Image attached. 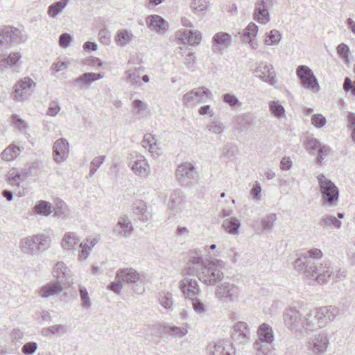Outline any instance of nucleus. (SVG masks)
Segmentation results:
<instances>
[{"label":"nucleus","mask_w":355,"mask_h":355,"mask_svg":"<svg viewBox=\"0 0 355 355\" xmlns=\"http://www.w3.org/2000/svg\"><path fill=\"white\" fill-rule=\"evenodd\" d=\"M336 50L340 58L343 59L346 62H348L349 57V47L345 44L342 43L337 46Z\"/></svg>","instance_id":"obj_59"},{"label":"nucleus","mask_w":355,"mask_h":355,"mask_svg":"<svg viewBox=\"0 0 355 355\" xmlns=\"http://www.w3.org/2000/svg\"><path fill=\"white\" fill-rule=\"evenodd\" d=\"M190 300H191L192 308L197 314L202 315L206 313V306L197 297Z\"/></svg>","instance_id":"obj_53"},{"label":"nucleus","mask_w":355,"mask_h":355,"mask_svg":"<svg viewBox=\"0 0 355 355\" xmlns=\"http://www.w3.org/2000/svg\"><path fill=\"white\" fill-rule=\"evenodd\" d=\"M302 256L304 259L308 258L320 259L323 257V253L320 249L312 248L304 252Z\"/></svg>","instance_id":"obj_61"},{"label":"nucleus","mask_w":355,"mask_h":355,"mask_svg":"<svg viewBox=\"0 0 355 355\" xmlns=\"http://www.w3.org/2000/svg\"><path fill=\"white\" fill-rule=\"evenodd\" d=\"M36 86V82L28 76L20 78L12 87V97L15 101L24 102L30 98Z\"/></svg>","instance_id":"obj_7"},{"label":"nucleus","mask_w":355,"mask_h":355,"mask_svg":"<svg viewBox=\"0 0 355 355\" xmlns=\"http://www.w3.org/2000/svg\"><path fill=\"white\" fill-rule=\"evenodd\" d=\"M333 274V268L327 263L306 266L305 275L307 277L314 278L319 284L327 283Z\"/></svg>","instance_id":"obj_10"},{"label":"nucleus","mask_w":355,"mask_h":355,"mask_svg":"<svg viewBox=\"0 0 355 355\" xmlns=\"http://www.w3.org/2000/svg\"><path fill=\"white\" fill-rule=\"evenodd\" d=\"M212 97L213 94L211 90L205 87H198L184 94L182 102L187 106L198 105L205 102L206 99L212 98Z\"/></svg>","instance_id":"obj_11"},{"label":"nucleus","mask_w":355,"mask_h":355,"mask_svg":"<svg viewBox=\"0 0 355 355\" xmlns=\"http://www.w3.org/2000/svg\"><path fill=\"white\" fill-rule=\"evenodd\" d=\"M79 293L81 301V306L85 309H89L92 306V302L87 290L84 286H80Z\"/></svg>","instance_id":"obj_49"},{"label":"nucleus","mask_w":355,"mask_h":355,"mask_svg":"<svg viewBox=\"0 0 355 355\" xmlns=\"http://www.w3.org/2000/svg\"><path fill=\"white\" fill-rule=\"evenodd\" d=\"M272 3L270 0H257L253 12V19L261 24H266L270 21L269 9Z\"/></svg>","instance_id":"obj_14"},{"label":"nucleus","mask_w":355,"mask_h":355,"mask_svg":"<svg viewBox=\"0 0 355 355\" xmlns=\"http://www.w3.org/2000/svg\"><path fill=\"white\" fill-rule=\"evenodd\" d=\"M133 38L134 35L131 31L122 28L116 32L114 37V42L118 46L124 47L130 44Z\"/></svg>","instance_id":"obj_30"},{"label":"nucleus","mask_w":355,"mask_h":355,"mask_svg":"<svg viewBox=\"0 0 355 355\" xmlns=\"http://www.w3.org/2000/svg\"><path fill=\"white\" fill-rule=\"evenodd\" d=\"M271 344L257 339L253 343V348L257 355H268L271 351Z\"/></svg>","instance_id":"obj_45"},{"label":"nucleus","mask_w":355,"mask_h":355,"mask_svg":"<svg viewBox=\"0 0 355 355\" xmlns=\"http://www.w3.org/2000/svg\"><path fill=\"white\" fill-rule=\"evenodd\" d=\"M296 75L300 80L301 85L313 93L320 90L319 83L313 71L306 65H300L296 69Z\"/></svg>","instance_id":"obj_8"},{"label":"nucleus","mask_w":355,"mask_h":355,"mask_svg":"<svg viewBox=\"0 0 355 355\" xmlns=\"http://www.w3.org/2000/svg\"><path fill=\"white\" fill-rule=\"evenodd\" d=\"M27 36L24 31L10 26H0V51H4L15 44L24 43Z\"/></svg>","instance_id":"obj_4"},{"label":"nucleus","mask_w":355,"mask_h":355,"mask_svg":"<svg viewBox=\"0 0 355 355\" xmlns=\"http://www.w3.org/2000/svg\"><path fill=\"white\" fill-rule=\"evenodd\" d=\"M164 332L173 338H182L188 334L187 327H177L174 325H167L164 327Z\"/></svg>","instance_id":"obj_40"},{"label":"nucleus","mask_w":355,"mask_h":355,"mask_svg":"<svg viewBox=\"0 0 355 355\" xmlns=\"http://www.w3.org/2000/svg\"><path fill=\"white\" fill-rule=\"evenodd\" d=\"M268 108L270 114L279 120L286 119V110L279 101L268 102Z\"/></svg>","instance_id":"obj_37"},{"label":"nucleus","mask_w":355,"mask_h":355,"mask_svg":"<svg viewBox=\"0 0 355 355\" xmlns=\"http://www.w3.org/2000/svg\"><path fill=\"white\" fill-rule=\"evenodd\" d=\"M223 100L225 103L232 108H238L242 105V103L238 97L232 93H226L223 96Z\"/></svg>","instance_id":"obj_47"},{"label":"nucleus","mask_w":355,"mask_h":355,"mask_svg":"<svg viewBox=\"0 0 355 355\" xmlns=\"http://www.w3.org/2000/svg\"><path fill=\"white\" fill-rule=\"evenodd\" d=\"M26 178L25 173L16 168L10 169L8 173V180L12 186H19Z\"/></svg>","instance_id":"obj_41"},{"label":"nucleus","mask_w":355,"mask_h":355,"mask_svg":"<svg viewBox=\"0 0 355 355\" xmlns=\"http://www.w3.org/2000/svg\"><path fill=\"white\" fill-rule=\"evenodd\" d=\"M321 144L318 140L313 137H308L306 141V147L308 150H310L313 153L315 150L320 148Z\"/></svg>","instance_id":"obj_63"},{"label":"nucleus","mask_w":355,"mask_h":355,"mask_svg":"<svg viewBox=\"0 0 355 355\" xmlns=\"http://www.w3.org/2000/svg\"><path fill=\"white\" fill-rule=\"evenodd\" d=\"M209 355H231L230 352L226 349L224 343L218 341L214 344H210L208 347Z\"/></svg>","instance_id":"obj_44"},{"label":"nucleus","mask_w":355,"mask_h":355,"mask_svg":"<svg viewBox=\"0 0 355 355\" xmlns=\"http://www.w3.org/2000/svg\"><path fill=\"white\" fill-rule=\"evenodd\" d=\"M311 121V124L316 128H322L327 123L326 118L321 114H315L312 115Z\"/></svg>","instance_id":"obj_60"},{"label":"nucleus","mask_w":355,"mask_h":355,"mask_svg":"<svg viewBox=\"0 0 355 355\" xmlns=\"http://www.w3.org/2000/svg\"><path fill=\"white\" fill-rule=\"evenodd\" d=\"M92 83H94V79L92 76V72L84 73L77 77L73 81L75 85L84 89H88Z\"/></svg>","instance_id":"obj_42"},{"label":"nucleus","mask_w":355,"mask_h":355,"mask_svg":"<svg viewBox=\"0 0 355 355\" xmlns=\"http://www.w3.org/2000/svg\"><path fill=\"white\" fill-rule=\"evenodd\" d=\"M208 6V0H192L191 3V8L195 14H198L207 10Z\"/></svg>","instance_id":"obj_48"},{"label":"nucleus","mask_w":355,"mask_h":355,"mask_svg":"<svg viewBox=\"0 0 355 355\" xmlns=\"http://www.w3.org/2000/svg\"><path fill=\"white\" fill-rule=\"evenodd\" d=\"M21 58V54L20 52H11L6 58L0 59V70L3 71L8 68L12 67L17 64Z\"/></svg>","instance_id":"obj_34"},{"label":"nucleus","mask_w":355,"mask_h":355,"mask_svg":"<svg viewBox=\"0 0 355 355\" xmlns=\"http://www.w3.org/2000/svg\"><path fill=\"white\" fill-rule=\"evenodd\" d=\"M12 123L20 132H26L28 125L19 115L13 114L11 117Z\"/></svg>","instance_id":"obj_51"},{"label":"nucleus","mask_w":355,"mask_h":355,"mask_svg":"<svg viewBox=\"0 0 355 355\" xmlns=\"http://www.w3.org/2000/svg\"><path fill=\"white\" fill-rule=\"evenodd\" d=\"M206 129L210 134L221 135L224 132L225 126L221 121L213 119L207 123Z\"/></svg>","instance_id":"obj_43"},{"label":"nucleus","mask_w":355,"mask_h":355,"mask_svg":"<svg viewBox=\"0 0 355 355\" xmlns=\"http://www.w3.org/2000/svg\"><path fill=\"white\" fill-rule=\"evenodd\" d=\"M105 159V156L101 155L93 158L90 163L89 175L92 176L95 174L98 168L102 165Z\"/></svg>","instance_id":"obj_54"},{"label":"nucleus","mask_w":355,"mask_h":355,"mask_svg":"<svg viewBox=\"0 0 355 355\" xmlns=\"http://www.w3.org/2000/svg\"><path fill=\"white\" fill-rule=\"evenodd\" d=\"M37 349V344L35 342L26 343L21 348V352L25 355L33 354Z\"/></svg>","instance_id":"obj_64"},{"label":"nucleus","mask_w":355,"mask_h":355,"mask_svg":"<svg viewBox=\"0 0 355 355\" xmlns=\"http://www.w3.org/2000/svg\"><path fill=\"white\" fill-rule=\"evenodd\" d=\"M175 38L184 44L198 45L202 40L201 33L198 30L180 29L175 33Z\"/></svg>","instance_id":"obj_20"},{"label":"nucleus","mask_w":355,"mask_h":355,"mask_svg":"<svg viewBox=\"0 0 355 355\" xmlns=\"http://www.w3.org/2000/svg\"><path fill=\"white\" fill-rule=\"evenodd\" d=\"M133 231V225L127 215L119 216L113 229L114 234L119 238H128Z\"/></svg>","instance_id":"obj_17"},{"label":"nucleus","mask_w":355,"mask_h":355,"mask_svg":"<svg viewBox=\"0 0 355 355\" xmlns=\"http://www.w3.org/2000/svg\"><path fill=\"white\" fill-rule=\"evenodd\" d=\"M78 247L80 250L78 251V260L79 261H84L89 257L92 250H89V247L85 245L83 241L80 242Z\"/></svg>","instance_id":"obj_55"},{"label":"nucleus","mask_w":355,"mask_h":355,"mask_svg":"<svg viewBox=\"0 0 355 355\" xmlns=\"http://www.w3.org/2000/svg\"><path fill=\"white\" fill-rule=\"evenodd\" d=\"M196 167L190 162H184L178 166L176 170V175L181 181L184 178H193L197 175Z\"/></svg>","instance_id":"obj_27"},{"label":"nucleus","mask_w":355,"mask_h":355,"mask_svg":"<svg viewBox=\"0 0 355 355\" xmlns=\"http://www.w3.org/2000/svg\"><path fill=\"white\" fill-rule=\"evenodd\" d=\"M134 211L142 222H147L152 217L151 212L148 209L147 205L143 201H139L135 203Z\"/></svg>","instance_id":"obj_36"},{"label":"nucleus","mask_w":355,"mask_h":355,"mask_svg":"<svg viewBox=\"0 0 355 355\" xmlns=\"http://www.w3.org/2000/svg\"><path fill=\"white\" fill-rule=\"evenodd\" d=\"M330 344V336L327 331H319L306 342V347L311 355H324Z\"/></svg>","instance_id":"obj_6"},{"label":"nucleus","mask_w":355,"mask_h":355,"mask_svg":"<svg viewBox=\"0 0 355 355\" xmlns=\"http://www.w3.org/2000/svg\"><path fill=\"white\" fill-rule=\"evenodd\" d=\"M232 43V36L225 32H218L214 35L211 40L212 51L215 53H221L227 49Z\"/></svg>","instance_id":"obj_18"},{"label":"nucleus","mask_w":355,"mask_h":355,"mask_svg":"<svg viewBox=\"0 0 355 355\" xmlns=\"http://www.w3.org/2000/svg\"><path fill=\"white\" fill-rule=\"evenodd\" d=\"M168 207L175 213L184 215L192 212L194 209L193 204L187 200L184 195L180 193H175L171 196Z\"/></svg>","instance_id":"obj_13"},{"label":"nucleus","mask_w":355,"mask_h":355,"mask_svg":"<svg viewBox=\"0 0 355 355\" xmlns=\"http://www.w3.org/2000/svg\"><path fill=\"white\" fill-rule=\"evenodd\" d=\"M321 199L324 205L329 207L337 204L339 199V189L330 179L322 173L316 175Z\"/></svg>","instance_id":"obj_3"},{"label":"nucleus","mask_w":355,"mask_h":355,"mask_svg":"<svg viewBox=\"0 0 355 355\" xmlns=\"http://www.w3.org/2000/svg\"><path fill=\"white\" fill-rule=\"evenodd\" d=\"M253 123V119L248 114L236 116L234 119L233 127L238 132L248 129Z\"/></svg>","instance_id":"obj_31"},{"label":"nucleus","mask_w":355,"mask_h":355,"mask_svg":"<svg viewBox=\"0 0 355 355\" xmlns=\"http://www.w3.org/2000/svg\"><path fill=\"white\" fill-rule=\"evenodd\" d=\"M63 289V285L60 281H51L40 287L37 290V293L42 298H49L58 295Z\"/></svg>","instance_id":"obj_23"},{"label":"nucleus","mask_w":355,"mask_h":355,"mask_svg":"<svg viewBox=\"0 0 355 355\" xmlns=\"http://www.w3.org/2000/svg\"><path fill=\"white\" fill-rule=\"evenodd\" d=\"M61 110V107L57 101L49 103L46 114L51 116H55Z\"/></svg>","instance_id":"obj_62"},{"label":"nucleus","mask_w":355,"mask_h":355,"mask_svg":"<svg viewBox=\"0 0 355 355\" xmlns=\"http://www.w3.org/2000/svg\"><path fill=\"white\" fill-rule=\"evenodd\" d=\"M241 226V220L236 217H230L224 220L222 227L228 234L238 236Z\"/></svg>","instance_id":"obj_28"},{"label":"nucleus","mask_w":355,"mask_h":355,"mask_svg":"<svg viewBox=\"0 0 355 355\" xmlns=\"http://www.w3.org/2000/svg\"><path fill=\"white\" fill-rule=\"evenodd\" d=\"M70 0H59L51 3L47 9V15L49 17L57 19L68 6Z\"/></svg>","instance_id":"obj_29"},{"label":"nucleus","mask_w":355,"mask_h":355,"mask_svg":"<svg viewBox=\"0 0 355 355\" xmlns=\"http://www.w3.org/2000/svg\"><path fill=\"white\" fill-rule=\"evenodd\" d=\"M67 330H68L67 326L65 324H54V325L50 326L48 328V331L51 334L55 335V336H62L64 334H66Z\"/></svg>","instance_id":"obj_56"},{"label":"nucleus","mask_w":355,"mask_h":355,"mask_svg":"<svg viewBox=\"0 0 355 355\" xmlns=\"http://www.w3.org/2000/svg\"><path fill=\"white\" fill-rule=\"evenodd\" d=\"M233 338L240 344H245L250 339V330L245 322H237L233 326Z\"/></svg>","instance_id":"obj_25"},{"label":"nucleus","mask_w":355,"mask_h":355,"mask_svg":"<svg viewBox=\"0 0 355 355\" xmlns=\"http://www.w3.org/2000/svg\"><path fill=\"white\" fill-rule=\"evenodd\" d=\"M276 220L277 216L275 214H270L263 217L261 220L262 228L266 230H271Z\"/></svg>","instance_id":"obj_52"},{"label":"nucleus","mask_w":355,"mask_h":355,"mask_svg":"<svg viewBox=\"0 0 355 355\" xmlns=\"http://www.w3.org/2000/svg\"><path fill=\"white\" fill-rule=\"evenodd\" d=\"M51 273L55 281H60L62 285H64V281L68 286L73 284L70 270L63 261H58L53 266Z\"/></svg>","instance_id":"obj_21"},{"label":"nucleus","mask_w":355,"mask_h":355,"mask_svg":"<svg viewBox=\"0 0 355 355\" xmlns=\"http://www.w3.org/2000/svg\"><path fill=\"white\" fill-rule=\"evenodd\" d=\"M116 278L127 284H137L140 279V274L132 268H121L117 270Z\"/></svg>","instance_id":"obj_26"},{"label":"nucleus","mask_w":355,"mask_h":355,"mask_svg":"<svg viewBox=\"0 0 355 355\" xmlns=\"http://www.w3.org/2000/svg\"><path fill=\"white\" fill-rule=\"evenodd\" d=\"M257 339L268 343H272L274 340L272 329L266 323H263L257 329Z\"/></svg>","instance_id":"obj_32"},{"label":"nucleus","mask_w":355,"mask_h":355,"mask_svg":"<svg viewBox=\"0 0 355 355\" xmlns=\"http://www.w3.org/2000/svg\"><path fill=\"white\" fill-rule=\"evenodd\" d=\"M132 107L135 114L140 115L146 110L147 105L141 100L137 99L132 103Z\"/></svg>","instance_id":"obj_58"},{"label":"nucleus","mask_w":355,"mask_h":355,"mask_svg":"<svg viewBox=\"0 0 355 355\" xmlns=\"http://www.w3.org/2000/svg\"><path fill=\"white\" fill-rule=\"evenodd\" d=\"M338 313V309L334 306L313 309L289 307L284 311L283 319L288 329L309 332L329 326Z\"/></svg>","instance_id":"obj_1"},{"label":"nucleus","mask_w":355,"mask_h":355,"mask_svg":"<svg viewBox=\"0 0 355 355\" xmlns=\"http://www.w3.org/2000/svg\"><path fill=\"white\" fill-rule=\"evenodd\" d=\"M80 243L78 235L73 232H66L61 241L62 250L68 254H73Z\"/></svg>","instance_id":"obj_24"},{"label":"nucleus","mask_w":355,"mask_h":355,"mask_svg":"<svg viewBox=\"0 0 355 355\" xmlns=\"http://www.w3.org/2000/svg\"><path fill=\"white\" fill-rule=\"evenodd\" d=\"M179 288L184 297L192 299L198 297L200 288L198 281L193 278L185 277L179 282Z\"/></svg>","instance_id":"obj_16"},{"label":"nucleus","mask_w":355,"mask_h":355,"mask_svg":"<svg viewBox=\"0 0 355 355\" xmlns=\"http://www.w3.org/2000/svg\"><path fill=\"white\" fill-rule=\"evenodd\" d=\"M158 302L159 304L168 311L173 309V293L168 291H162L158 293Z\"/></svg>","instance_id":"obj_38"},{"label":"nucleus","mask_w":355,"mask_h":355,"mask_svg":"<svg viewBox=\"0 0 355 355\" xmlns=\"http://www.w3.org/2000/svg\"><path fill=\"white\" fill-rule=\"evenodd\" d=\"M259 28L253 22H250L245 28L243 34V40L245 41L247 39L256 37L258 33Z\"/></svg>","instance_id":"obj_50"},{"label":"nucleus","mask_w":355,"mask_h":355,"mask_svg":"<svg viewBox=\"0 0 355 355\" xmlns=\"http://www.w3.org/2000/svg\"><path fill=\"white\" fill-rule=\"evenodd\" d=\"M320 225L324 228L335 227L339 229L342 225V223L335 216L325 215L321 218Z\"/></svg>","instance_id":"obj_46"},{"label":"nucleus","mask_w":355,"mask_h":355,"mask_svg":"<svg viewBox=\"0 0 355 355\" xmlns=\"http://www.w3.org/2000/svg\"><path fill=\"white\" fill-rule=\"evenodd\" d=\"M147 27L160 35L165 34L168 31V22L158 15H152L146 19Z\"/></svg>","instance_id":"obj_22"},{"label":"nucleus","mask_w":355,"mask_h":355,"mask_svg":"<svg viewBox=\"0 0 355 355\" xmlns=\"http://www.w3.org/2000/svg\"><path fill=\"white\" fill-rule=\"evenodd\" d=\"M254 74L263 81L275 85L277 83L275 73L272 64L261 62L254 70Z\"/></svg>","instance_id":"obj_19"},{"label":"nucleus","mask_w":355,"mask_h":355,"mask_svg":"<svg viewBox=\"0 0 355 355\" xmlns=\"http://www.w3.org/2000/svg\"><path fill=\"white\" fill-rule=\"evenodd\" d=\"M47 240L48 236L44 234L25 236L20 240L19 248L23 253L34 256L45 250Z\"/></svg>","instance_id":"obj_5"},{"label":"nucleus","mask_w":355,"mask_h":355,"mask_svg":"<svg viewBox=\"0 0 355 355\" xmlns=\"http://www.w3.org/2000/svg\"><path fill=\"white\" fill-rule=\"evenodd\" d=\"M241 255V252L236 247L230 248L227 252V257L233 263H236Z\"/></svg>","instance_id":"obj_57"},{"label":"nucleus","mask_w":355,"mask_h":355,"mask_svg":"<svg viewBox=\"0 0 355 355\" xmlns=\"http://www.w3.org/2000/svg\"><path fill=\"white\" fill-rule=\"evenodd\" d=\"M240 288L234 284L224 282L217 285L215 288V297L224 302H234L240 295Z\"/></svg>","instance_id":"obj_12"},{"label":"nucleus","mask_w":355,"mask_h":355,"mask_svg":"<svg viewBox=\"0 0 355 355\" xmlns=\"http://www.w3.org/2000/svg\"><path fill=\"white\" fill-rule=\"evenodd\" d=\"M224 267L225 262L221 259L194 256L189 259L184 270L188 275H196L204 284L214 286L223 280Z\"/></svg>","instance_id":"obj_2"},{"label":"nucleus","mask_w":355,"mask_h":355,"mask_svg":"<svg viewBox=\"0 0 355 355\" xmlns=\"http://www.w3.org/2000/svg\"><path fill=\"white\" fill-rule=\"evenodd\" d=\"M22 148L15 144H10L1 153V157L6 162L12 161L21 153Z\"/></svg>","instance_id":"obj_35"},{"label":"nucleus","mask_w":355,"mask_h":355,"mask_svg":"<svg viewBox=\"0 0 355 355\" xmlns=\"http://www.w3.org/2000/svg\"><path fill=\"white\" fill-rule=\"evenodd\" d=\"M282 34L277 29L266 32L264 35L263 43L266 46H277L282 40Z\"/></svg>","instance_id":"obj_39"},{"label":"nucleus","mask_w":355,"mask_h":355,"mask_svg":"<svg viewBox=\"0 0 355 355\" xmlns=\"http://www.w3.org/2000/svg\"><path fill=\"white\" fill-rule=\"evenodd\" d=\"M69 143L65 138L57 139L53 146V157L55 162L60 164L69 158Z\"/></svg>","instance_id":"obj_15"},{"label":"nucleus","mask_w":355,"mask_h":355,"mask_svg":"<svg viewBox=\"0 0 355 355\" xmlns=\"http://www.w3.org/2000/svg\"><path fill=\"white\" fill-rule=\"evenodd\" d=\"M33 211L37 215L47 217L54 211V208L49 202L40 200L33 207Z\"/></svg>","instance_id":"obj_33"},{"label":"nucleus","mask_w":355,"mask_h":355,"mask_svg":"<svg viewBox=\"0 0 355 355\" xmlns=\"http://www.w3.org/2000/svg\"><path fill=\"white\" fill-rule=\"evenodd\" d=\"M128 166L135 175L141 178H147L151 173L150 165L146 157L137 153L130 155Z\"/></svg>","instance_id":"obj_9"}]
</instances>
